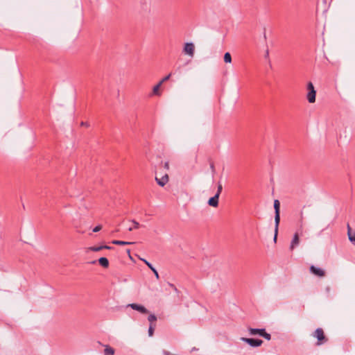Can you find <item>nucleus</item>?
<instances>
[{"instance_id": "nucleus-22", "label": "nucleus", "mask_w": 355, "mask_h": 355, "mask_svg": "<svg viewBox=\"0 0 355 355\" xmlns=\"http://www.w3.org/2000/svg\"><path fill=\"white\" fill-rule=\"evenodd\" d=\"M155 325L150 324L149 328H148V336H153L154 330H155Z\"/></svg>"}, {"instance_id": "nucleus-5", "label": "nucleus", "mask_w": 355, "mask_h": 355, "mask_svg": "<svg viewBox=\"0 0 355 355\" xmlns=\"http://www.w3.org/2000/svg\"><path fill=\"white\" fill-rule=\"evenodd\" d=\"M241 340L253 347H259L263 343V340L260 339L241 338Z\"/></svg>"}, {"instance_id": "nucleus-25", "label": "nucleus", "mask_w": 355, "mask_h": 355, "mask_svg": "<svg viewBox=\"0 0 355 355\" xmlns=\"http://www.w3.org/2000/svg\"><path fill=\"white\" fill-rule=\"evenodd\" d=\"M171 76V74L169 73L168 75L163 78L159 83L162 85L164 82L167 81L170 78Z\"/></svg>"}, {"instance_id": "nucleus-28", "label": "nucleus", "mask_w": 355, "mask_h": 355, "mask_svg": "<svg viewBox=\"0 0 355 355\" xmlns=\"http://www.w3.org/2000/svg\"><path fill=\"white\" fill-rule=\"evenodd\" d=\"M277 232H278V230L276 232V227H275V236H274V241H275V242H276V240H277Z\"/></svg>"}, {"instance_id": "nucleus-15", "label": "nucleus", "mask_w": 355, "mask_h": 355, "mask_svg": "<svg viewBox=\"0 0 355 355\" xmlns=\"http://www.w3.org/2000/svg\"><path fill=\"white\" fill-rule=\"evenodd\" d=\"M112 247L110 246H108V245H101V246H98V247H96V246H93V247H90L89 248V250L91 251H94V252H98V251H100L103 249H111Z\"/></svg>"}, {"instance_id": "nucleus-23", "label": "nucleus", "mask_w": 355, "mask_h": 355, "mask_svg": "<svg viewBox=\"0 0 355 355\" xmlns=\"http://www.w3.org/2000/svg\"><path fill=\"white\" fill-rule=\"evenodd\" d=\"M222 190H223L222 184L220 182H218V187H217V191H216V194H218V196H220V193L222 192Z\"/></svg>"}, {"instance_id": "nucleus-12", "label": "nucleus", "mask_w": 355, "mask_h": 355, "mask_svg": "<svg viewBox=\"0 0 355 355\" xmlns=\"http://www.w3.org/2000/svg\"><path fill=\"white\" fill-rule=\"evenodd\" d=\"M139 259L141 260L142 261H144L146 264V266L150 268V270H151L153 272L156 278L158 279L159 278V274H158L157 270L153 266V265L150 262H148L147 260H146L143 258H139Z\"/></svg>"}, {"instance_id": "nucleus-9", "label": "nucleus", "mask_w": 355, "mask_h": 355, "mask_svg": "<svg viewBox=\"0 0 355 355\" xmlns=\"http://www.w3.org/2000/svg\"><path fill=\"white\" fill-rule=\"evenodd\" d=\"M155 181L157 182L158 185L164 187L168 182V175L167 174H165L160 178H159L158 177H155Z\"/></svg>"}, {"instance_id": "nucleus-19", "label": "nucleus", "mask_w": 355, "mask_h": 355, "mask_svg": "<svg viewBox=\"0 0 355 355\" xmlns=\"http://www.w3.org/2000/svg\"><path fill=\"white\" fill-rule=\"evenodd\" d=\"M224 62L225 63H231L232 62V56L229 52H227L224 55Z\"/></svg>"}, {"instance_id": "nucleus-30", "label": "nucleus", "mask_w": 355, "mask_h": 355, "mask_svg": "<svg viewBox=\"0 0 355 355\" xmlns=\"http://www.w3.org/2000/svg\"><path fill=\"white\" fill-rule=\"evenodd\" d=\"M81 125H87L85 123H84V122H82V123H81Z\"/></svg>"}, {"instance_id": "nucleus-16", "label": "nucleus", "mask_w": 355, "mask_h": 355, "mask_svg": "<svg viewBox=\"0 0 355 355\" xmlns=\"http://www.w3.org/2000/svg\"><path fill=\"white\" fill-rule=\"evenodd\" d=\"M98 263L103 268H107L109 266V261L105 257H101L98 259Z\"/></svg>"}, {"instance_id": "nucleus-7", "label": "nucleus", "mask_w": 355, "mask_h": 355, "mask_svg": "<svg viewBox=\"0 0 355 355\" xmlns=\"http://www.w3.org/2000/svg\"><path fill=\"white\" fill-rule=\"evenodd\" d=\"M310 271L311 272H312L313 275H315V276H318V277H324L325 275V272L324 271L320 268H317L314 266H311L310 267Z\"/></svg>"}, {"instance_id": "nucleus-3", "label": "nucleus", "mask_w": 355, "mask_h": 355, "mask_svg": "<svg viewBox=\"0 0 355 355\" xmlns=\"http://www.w3.org/2000/svg\"><path fill=\"white\" fill-rule=\"evenodd\" d=\"M274 209H275V223L276 224V232L278 230L279 221H280V216H279V209H280V203L278 200H275L274 201Z\"/></svg>"}, {"instance_id": "nucleus-27", "label": "nucleus", "mask_w": 355, "mask_h": 355, "mask_svg": "<svg viewBox=\"0 0 355 355\" xmlns=\"http://www.w3.org/2000/svg\"><path fill=\"white\" fill-rule=\"evenodd\" d=\"M164 168H166V170H168V169H169V163H168V162H166L164 164Z\"/></svg>"}, {"instance_id": "nucleus-29", "label": "nucleus", "mask_w": 355, "mask_h": 355, "mask_svg": "<svg viewBox=\"0 0 355 355\" xmlns=\"http://www.w3.org/2000/svg\"><path fill=\"white\" fill-rule=\"evenodd\" d=\"M126 252H127V254L129 255V257H130V249H128V250H126Z\"/></svg>"}, {"instance_id": "nucleus-4", "label": "nucleus", "mask_w": 355, "mask_h": 355, "mask_svg": "<svg viewBox=\"0 0 355 355\" xmlns=\"http://www.w3.org/2000/svg\"><path fill=\"white\" fill-rule=\"evenodd\" d=\"M195 46L192 42H187L184 44L183 53L191 58L194 56Z\"/></svg>"}, {"instance_id": "nucleus-13", "label": "nucleus", "mask_w": 355, "mask_h": 355, "mask_svg": "<svg viewBox=\"0 0 355 355\" xmlns=\"http://www.w3.org/2000/svg\"><path fill=\"white\" fill-rule=\"evenodd\" d=\"M265 331V329H255V328H249L248 331L250 335H257L259 334L260 336H261V334H263V331Z\"/></svg>"}, {"instance_id": "nucleus-1", "label": "nucleus", "mask_w": 355, "mask_h": 355, "mask_svg": "<svg viewBox=\"0 0 355 355\" xmlns=\"http://www.w3.org/2000/svg\"><path fill=\"white\" fill-rule=\"evenodd\" d=\"M306 89L308 92L306 94V99L310 103H313L315 102V96H316V91L314 88V86L311 82H309L307 83Z\"/></svg>"}, {"instance_id": "nucleus-14", "label": "nucleus", "mask_w": 355, "mask_h": 355, "mask_svg": "<svg viewBox=\"0 0 355 355\" xmlns=\"http://www.w3.org/2000/svg\"><path fill=\"white\" fill-rule=\"evenodd\" d=\"M162 86V84L158 83L156 85H155L153 88V95H155V96H160L161 95V92H160V87Z\"/></svg>"}, {"instance_id": "nucleus-26", "label": "nucleus", "mask_w": 355, "mask_h": 355, "mask_svg": "<svg viewBox=\"0 0 355 355\" xmlns=\"http://www.w3.org/2000/svg\"><path fill=\"white\" fill-rule=\"evenodd\" d=\"M101 229H102V226H101V225H97V226H96V227L93 229V232H99Z\"/></svg>"}, {"instance_id": "nucleus-18", "label": "nucleus", "mask_w": 355, "mask_h": 355, "mask_svg": "<svg viewBox=\"0 0 355 355\" xmlns=\"http://www.w3.org/2000/svg\"><path fill=\"white\" fill-rule=\"evenodd\" d=\"M104 354L105 355H114V349L110 347L109 345H105V348L104 350Z\"/></svg>"}, {"instance_id": "nucleus-20", "label": "nucleus", "mask_w": 355, "mask_h": 355, "mask_svg": "<svg viewBox=\"0 0 355 355\" xmlns=\"http://www.w3.org/2000/svg\"><path fill=\"white\" fill-rule=\"evenodd\" d=\"M148 320L150 322V324H153V322H155L157 320V317L154 314H150L148 318Z\"/></svg>"}, {"instance_id": "nucleus-17", "label": "nucleus", "mask_w": 355, "mask_h": 355, "mask_svg": "<svg viewBox=\"0 0 355 355\" xmlns=\"http://www.w3.org/2000/svg\"><path fill=\"white\" fill-rule=\"evenodd\" d=\"M112 243H113L114 245H132L134 243L129 242V241H119V240H114L112 241Z\"/></svg>"}, {"instance_id": "nucleus-6", "label": "nucleus", "mask_w": 355, "mask_h": 355, "mask_svg": "<svg viewBox=\"0 0 355 355\" xmlns=\"http://www.w3.org/2000/svg\"><path fill=\"white\" fill-rule=\"evenodd\" d=\"M128 306L131 307L132 309L136 310L143 314H146L148 313V309L141 304L132 303L129 304Z\"/></svg>"}, {"instance_id": "nucleus-24", "label": "nucleus", "mask_w": 355, "mask_h": 355, "mask_svg": "<svg viewBox=\"0 0 355 355\" xmlns=\"http://www.w3.org/2000/svg\"><path fill=\"white\" fill-rule=\"evenodd\" d=\"M261 336L264 338H266L268 340H270L271 339V336L270 334H268L266 330L263 331V334H261Z\"/></svg>"}, {"instance_id": "nucleus-8", "label": "nucleus", "mask_w": 355, "mask_h": 355, "mask_svg": "<svg viewBox=\"0 0 355 355\" xmlns=\"http://www.w3.org/2000/svg\"><path fill=\"white\" fill-rule=\"evenodd\" d=\"M299 244H300V238H299L298 233L296 232L294 234L293 238L291 242L290 250L291 251H293L296 247L298 246Z\"/></svg>"}, {"instance_id": "nucleus-2", "label": "nucleus", "mask_w": 355, "mask_h": 355, "mask_svg": "<svg viewBox=\"0 0 355 355\" xmlns=\"http://www.w3.org/2000/svg\"><path fill=\"white\" fill-rule=\"evenodd\" d=\"M313 336L318 339L317 345H320L327 341L322 329L318 328L313 334Z\"/></svg>"}, {"instance_id": "nucleus-11", "label": "nucleus", "mask_w": 355, "mask_h": 355, "mask_svg": "<svg viewBox=\"0 0 355 355\" xmlns=\"http://www.w3.org/2000/svg\"><path fill=\"white\" fill-rule=\"evenodd\" d=\"M347 235L350 242L355 245V232H352L349 225H347Z\"/></svg>"}, {"instance_id": "nucleus-21", "label": "nucleus", "mask_w": 355, "mask_h": 355, "mask_svg": "<svg viewBox=\"0 0 355 355\" xmlns=\"http://www.w3.org/2000/svg\"><path fill=\"white\" fill-rule=\"evenodd\" d=\"M132 223L134 224L133 227H130L128 228V230L130 232L132 231L134 229H138L140 226L139 223L135 220H132Z\"/></svg>"}, {"instance_id": "nucleus-10", "label": "nucleus", "mask_w": 355, "mask_h": 355, "mask_svg": "<svg viewBox=\"0 0 355 355\" xmlns=\"http://www.w3.org/2000/svg\"><path fill=\"white\" fill-rule=\"evenodd\" d=\"M218 198H219L218 194H215L214 196H213L211 198H209V200L208 201L209 205L211 206V207H218Z\"/></svg>"}]
</instances>
